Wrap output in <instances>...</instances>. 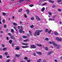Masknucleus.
Returning <instances> with one entry per match:
<instances>
[{
  "instance_id": "1",
  "label": "nucleus",
  "mask_w": 62,
  "mask_h": 62,
  "mask_svg": "<svg viewBox=\"0 0 62 62\" xmlns=\"http://www.w3.org/2000/svg\"><path fill=\"white\" fill-rule=\"evenodd\" d=\"M18 28L19 30V32L21 33H22L23 32V33H24V31H23V26H21L20 27V26H18L17 27Z\"/></svg>"
},
{
  "instance_id": "2",
  "label": "nucleus",
  "mask_w": 62,
  "mask_h": 62,
  "mask_svg": "<svg viewBox=\"0 0 62 62\" xmlns=\"http://www.w3.org/2000/svg\"><path fill=\"white\" fill-rule=\"evenodd\" d=\"M53 45L54 46H57L56 49H59L61 47V46L58 44H56L55 43H54Z\"/></svg>"
},
{
  "instance_id": "3",
  "label": "nucleus",
  "mask_w": 62,
  "mask_h": 62,
  "mask_svg": "<svg viewBox=\"0 0 62 62\" xmlns=\"http://www.w3.org/2000/svg\"><path fill=\"white\" fill-rule=\"evenodd\" d=\"M37 34V36H39L40 35V32H39V31H35L34 34L35 36H36V35Z\"/></svg>"
},
{
  "instance_id": "4",
  "label": "nucleus",
  "mask_w": 62,
  "mask_h": 62,
  "mask_svg": "<svg viewBox=\"0 0 62 62\" xmlns=\"http://www.w3.org/2000/svg\"><path fill=\"white\" fill-rule=\"evenodd\" d=\"M30 48L31 49H35L36 48V46L34 45H31Z\"/></svg>"
},
{
  "instance_id": "5",
  "label": "nucleus",
  "mask_w": 62,
  "mask_h": 62,
  "mask_svg": "<svg viewBox=\"0 0 62 62\" xmlns=\"http://www.w3.org/2000/svg\"><path fill=\"white\" fill-rule=\"evenodd\" d=\"M36 18L38 21H40V19L37 16H36Z\"/></svg>"
},
{
  "instance_id": "6",
  "label": "nucleus",
  "mask_w": 62,
  "mask_h": 62,
  "mask_svg": "<svg viewBox=\"0 0 62 62\" xmlns=\"http://www.w3.org/2000/svg\"><path fill=\"white\" fill-rule=\"evenodd\" d=\"M53 52V51H49L47 53V54L48 55H50Z\"/></svg>"
},
{
  "instance_id": "7",
  "label": "nucleus",
  "mask_w": 62,
  "mask_h": 62,
  "mask_svg": "<svg viewBox=\"0 0 62 62\" xmlns=\"http://www.w3.org/2000/svg\"><path fill=\"white\" fill-rule=\"evenodd\" d=\"M45 8L43 7L41 9V11H42V12H43V11L45 10Z\"/></svg>"
},
{
  "instance_id": "8",
  "label": "nucleus",
  "mask_w": 62,
  "mask_h": 62,
  "mask_svg": "<svg viewBox=\"0 0 62 62\" xmlns=\"http://www.w3.org/2000/svg\"><path fill=\"white\" fill-rule=\"evenodd\" d=\"M54 34H55V35H56V36H57L58 34V32H57L55 31H54Z\"/></svg>"
},
{
  "instance_id": "9",
  "label": "nucleus",
  "mask_w": 62,
  "mask_h": 62,
  "mask_svg": "<svg viewBox=\"0 0 62 62\" xmlns=\"http://www.w3.org/2000/svg\"><path fill=\"white\" fill-rule=\"evenodd\" d=\"M20 49V47H19V46H17L16 47V50H19Z\"/></svg>"
},
{
  "instance_id": "10",
  "label": "nucleus",
  "mask_w": 62,
  "mask_h": 62,
  "mask_svg": "<svg viewBox=\"0 0 62 62\" xmlns=\"http://www.w3.org/2000/svg\"><path fill=\"white\" fill-rule=\"evenodd\" d=\"M22 48H28V46H22Z\"/></svg>"
},
{
  "instance_id": "11",
  "label": "nucleus",
  "mask_w": 62,
  "mask_h": 62,
  "mask_svg": "<svg viewBox=\"0 0 62 62\" xmlns=\"http://www.w3.org/2000/svg\"><path fill=\"white\" fill-rule=\"evenodd\" d=\"M36 45H37V46H39V47H41L42 46V45L41 44H37Z\"/></svg>"
},
{
  "instance_id": "12",
  "label": "nucleus",
  "mask_w": 62,
  "mask_h": 62,
  "mask_svg": "<svg viewBox=\"0 0 62 62\" xmlns=\"http://www.w3.org/2000/svg\"><path fill=\"white\" fill-rule=\"evenodd\" d=\"M22 45H28V44L27 43H23L22 44Z\"/></svg>"
},
{
  "instance_id": "13",
  "label": "nucleus",
  "mask_w": 62,
  "mask_h": 62,
  "mask_svg": "<svg viewBox=\"0 0 62 62\" xmlns=\"http://www.w3.org/2000/svg\"><path fill=\"white\" fill-rule=\"evenodd\" d=\"M49 21H54V19H52L51 18H49L48 19Z\"/></svg>"
},
{
  "instance_id": "14",
  "label": "nucleus",
  "mask_w": 62,
  "mask_h": 62,
  "mask_svg": "<svg viewBox=\"0 0 62 62\" xmlns=\"http://www.w3.org/2000/svg\"><path fill=\"white\" fill-rule=\"evenodd\" d=\"M4 54L6 56H7L8 54V53L7 52H6L4 53Z\"/></svg>"
},
{
  "instance_id": "15",
  "label": "nucleus",
  "mask_w": 62,
  "mask_h": 62,
  "mask_svg": "<svg viewBox=\"0 0 62 62\" xmlns=\"http://www.w3.org/2000/svg\"><path fill=\"white\" fill-rule=\"evenodd\" d=\"M37 54H39L40 55H41V52H37Z\"/></svg>"
},
{
  "instance_id": "16",
  "label": "nucleus",
  "mask_w": 62,
  "mask_h": 62,
  "mask_svg": "<svg viewBox=\"0 0 62 62\" xmlns=\"http://www.w3.org/2000/svg\"><path fill=\"white\" fill-rule=\"evenodd\" d=\"M13 27L15 29V30H16V32H17V31H18V30H17V28H16V27L14 26Z\"/></svg>"
},
{
  "instance_id": "17",
  "label": "nucleus",
  "mask_w": 62,
  "mask_h": 62,
  "mask_svg": "<svg viewBox=\"0 0 62 62\" xmlns=\"http://www.w3.org/2000/svg\"><path fill=\"white\" fill-rule=\"evenodd\" d=\"M26 11H27V14H29V10L27 9V10H26Z\"/></svg>"
},
{
  "instance_id": "18",
  "label": "nucleus",
  "mask_w": 62,
  "mask_h": 62,
  "mask_svg": "<svg viewBox=\"0 0 62 62\" xmlns=\"http://www.w3.org/2000/svg\"><path fill=\"white\" fill-rule=\"evenodd\" d=\"M22 11V9H20L18 11V12H21Z\"/></svg>"
},
{
  "instance_id": "19",
  "label": "nucleus",
  "mask_w": 62,
  "mask_h": 62,
  "mask_svg": "<svg viewBox=\"0 0 62 62\" xmlns=\"http://www.w3.org/2000/svg\"><path fill=\"white\" fill-rule=\"evenodd\" d=\"M13 24L14 25V26H17V24L15 23H13Z\"/></svg>"
},
{
  "instance_id": "20",
  "label": "nucleus",
  "mask_w": 62,
  "mask_h": 62,
  "mask_svg": "<svg viewBox=\"0 0 62 62\" xmlns=\"http://www.w3.org/2000/svg\"><path fill=\"white\" fill-rule=\"evenodd\" d=\"M9 43H10V44H11V43L12 42V40H9Z\"/></svg>"
},
{
  "instance_id": "21",
  "label": "nucleus",
  "mask_w": 62,
  "mask_h": 62,
  "mask_svg": "<svg viewBox=\"0 0 62 62\" xmlns=\"http://www.w3.org/2000/svg\"><path fill=\"white\" fill-rule=\"evenodd\" d=\"M59 41H62V38H59Z\"/></svg>"
},
{
  "instance_id": "22",
  "label": "nucleus",
  "mask_w": 62,
  "mask_h": 62,
  "mask_svg": "<svg viewBox=\"0 0 62 62\" xmlns=\"http://www.w3.org/2000/svg\"><path fill=\"white\" fill-rule=\"evenodd\" d=\"M7 48V47H5L3 48V51H6V50Z\"/></svg>"
},
{
  "instance_id": "23",
  "label": "nucleus",
  "mask_w": 62,
  "mask_h": 62,
  "mask_svg": "<svg viewBox=\"0 0 62 62\" xmlns=\"http://www.w3.org/2000/svg\"><path fill=\"white\" fill-rule=\"evenodd\" d=\"M23 38H24V39H26V38H27V36H23Z\"/></svg>"
},
{
  "instance_id": "24",
  "label": "nucleus",
  "mask_w": 62,
  "mask_h": 62,
  "mask_svg": "<svg viewBox=\"0 0 62 62\" xmlns=\"http://www.w3.org/2000/svg\"><path fill=\"white\" fill-rule=\"evenodd\" d=\"M16 57H17L18 58L20 57V55H18L17 54H16Z\"/></svg>"
},
{
  "instance_id": "25",
  "label": "nucleus",
  "mask_w": 62,
  "mask_h": 62,
  "mask_svg": "<svg viewBox=\"0 0 62 62\" xmlns=\"http://www.w3.org/2000/svg\"><path fill=\"white\" fill-rule=\"evenodd\" d=\"M30 27L31 28H32L34 27V25H31L30 26Z\"/></svg>"
},
{
  "instance_id": "26",
  "label": "nucleus",
  "mask_w": 62,
  "mask_h": 62,
  "mask_svg": "<svg viewBox=\"0 0 62 62\" xmlns=\"http://www.w3.org/2000/svg\"><path fill=\"white\" fill-rule=\"evenodd\" d=\"M48 31V29H46L45 31V32H47Z\"/></svg>"
},
{
  "instance_id": "27",
  "label": "nucleus",
  "mask_w": 62,
  "mask_h": 62,
  "mask_svg": "<svg viewBox=\"0 0 62 62\" xmlns=\"http://www.w3.org/2000/svg\"><path fill=\"white\" fill-rule=\"evenodd\" d=\"M57 1L58 3H59L61 2H62V0H58Z\"/></svg>"
},
{
  "instance_id": "28",
  "label": "nucleus",
  "mask_w": 62,
  "mask_h": 62,
  "mask_svg": "<svg viewBox=\"0 0 62 62\" xmlns=\"http://www.w3.org/2000/svg\"><path fill=\"white\" fill-rule=\"evenodd\" d=\"M49 40V38H46L45 39V40L46 41H48Z\"/></svg>"
},
{
  "instance_id": "29",
  "label": "nucleus",
  "mask_w": 62,
  "mask_h": 62,
  "mask_svg": "<svg viewBox=\"0 0 62 62\" xmlns=\"http://www.w3.org/2000/svg\"><path fill=\"white\" fill-rule=\"evenodd\" d=\"M23 1H24V0H19V3H21V2H23Z\"/></svg>"
},
{
  "instance_id": "30",
  "label": "nucleus",
  "mask_w": 62,
  "mask_h": 62,
  "mask_svg": "<svg viewBox=\"0 0 62 62\" xmlns=\"http://www.w3.org/2000/svg\"><path fill=\"white\" fill-rule=\"evenodd\" d=\"M11 31L12 33H14V30H13V29H12L11 30Z\"/></svg>"
},
{
  "instance_id": "31",
  "label": "nucleus",
  "mask_w": 62,
  "mask_h": 62,
  "mask_svg": "<svg viewBox=\"0 0 62 62\" xmlns=\"http://www.w3.org/2000/svg\"><path fill=\"white\" fill-rule=\"evenodd\" d=\"M47 4V3H44L42 4V6H45V5H46Z\"/></svg>"
},
{
  "instance_id": "32",
  "label": "nucleus",
  "mask_w": 62,
  "mask_h": 62,
  "mask_svg": "<svg viewBox=\"0 0 62 62\" xmlns=\"http://www.w3.org/2000/svg\"><path fill=\"white\" fill-rule=\"evenodd\" d=\"M24 59L25 60H27L28 59V58L27 57H24Z\"/></svg>"
},
{
  "instance_id": "33",
  "label": "nucleus",
  "mask_w": 62,
  "mask_h": 62,
  "mask_svg": "<svg viewBox=\"0 0 62 62\" xmlns=\"http://www.w3.org/2000/svg\"><path fill=\"white\" fill-rule=\"evenodd\" d=\"M28 41V39H27L23 40L24 42H26V41Z\"/></svg>"
},
{
  "instance_id": "34",
  "label": "nucleus",
  "mask_w": 62,
  "mask_h": 62,
  "mask_svg": "<svg viewBox=\"0 0 62 62\" xmlns=\"http://www.w3.org/2000/svg\"><path fill=\"white\" fill-rule=\"evenodd\" d=\"M31 20H32V21L33 20H34V18L33 17H32L31 18Z\"/></svg>"
},
{
  "instance_id": "35",
  "label": "nucleus",
  "mask_w": 62,
  "mask_h": 62,
  "mask_svg": "<svg viewBox=\"0 0 62 62\" xmlns=\"http://www.w3.org/2000/svg\"><path fill=\"white\" fill-rule=\"evenodd\" d=\"M8 35L9 36H11V33H8Z\"/></svg>"
},
{
  "instance_id": "36",
  "label": "nucleus",
  "mask_w": 62,
  "mask_h": 62,
  "mask_svg": "<svg viewBox=\"0 0 62 62\" xmlns=\"http://www.w3.org/2000/svg\"><path fill=\"white\" fill-rule=\"evenodd\" d=\"M14 38V36H13L12 35L11 36V39H13Z\"/></svg>"
},
{
  "instance_id": "37",
  "label": "nucleus",
  "mask_w": 62,
  "mask_h": 62,
  "mask_svg": "<svg viewBox=\"0 0 62 62\" xmlns=\"http://www.w3.org/2000/svg\"><path fill=\"white\" fill-rule=\"evenodd\" d=\"M4 27L5 28H7V25L6 24H5L4 25Z\"/></svg>"
},
{
  "instance_id": "38",
  "label": "nucleus",
  "mask_w": 62,
  "mask_h": 62,
  "mask_svg": "<svg viewBox=\"0 0 62 62\" xmlns=\"http://www.w3.org/2000/svg\"><path fill=\"white\" fill-rule=\"evenodd\" d=\"M24 17H25V18H27V16L26 14H24Z\"/></svg>"
},
{
  "instance_id": "39",
  "label": "nucleus",
  "mask_w": 62,
  "mask_h": 62,
  "mask_svg": "<svg viewBox=\"0 0 62 62\" xmlns=\"http://www.w3.org/2000/svg\"><path fill=\"white\" fill-rule=\"evenodd\" d=\"M6 32H8V29H6Z\"/></svg>"
},
{
  "instance_id": "40",
  "label": "nucleus",
  "mask_w": 62,
  "mask_h": 62,
  "mask_svg": "<svg viewBox=\"0 0 62 62\" xmlns=\"http://www.w3.org/2000/svg\"><path fill=\"white\" fill-rule=\"evenodd\" d=\"M29 6L30 7H33V6H34V5H30Z\"/></svg>"
},
{
  "instance_id": "41",
  "label": "nucleus",
  "mask_w": 62,
  "mask_h": 62,
  "mask_svg": "<svg viewBox=\"0 0 62 62\" xmlns=\"http://www.w3.org/2000/svg\"><path fill=\"white\" fill-rule=\"evenodd\" d=\"M12 47H13L14 46V43H13L12 44Z\"/></svg>"
},
{
  "instance_id": "42",
  "label": "nucleus",
  "mask_w": 62,
  "mask_h": 62,
  "mask_svg": "<svg viewBox=\"0 0 62 62\" xmlns=\"http://www.w3.org/2000/svg\"><path fill=\"white\" fill-rule=\"evenodd\" d=\"M58 11H61V10L60 9H58Z\"/></svg>"
},
{
  "instance_id": "43",
  "label": "nucleus",
  "mask_w": 62,
  "mask_h": 62,
  "mask_svg": "<svg viewBox=\"0 0 62 62\" xmlns=\"http://www.w3.org/2000/svg\"><path fill=\"white\" fill-rule=\"evenodd\" d=\"M51 32H52V30H50L48 31V33L49 34H50Z\"/></svg>"
},
{
  "instance_id": "44",
  "label": "nucleus",
  "mask_w": 62,
  "mask_h": 62,
  "mask_svg": "<svg viewBox=\"0 0 62 62\" xmlns=\"http://www.w3.org/2000/svg\"><path fill=\"white\" fill-rule=\"evenodd\" d=\"M2 47H4L5 46L4 45V44H2Z\"/></svg>"
},
{
  "instance_id": "45",
  "label": "nucleus",
  "mask_w": 62,
  "mask_h": 62,
  "mask_svg": "<svg viewBox=\"0 0 62 62\" xmlns=\"http://www.w3.org/2000/svg\"><path fill=\"white\" fill-rule=\"evenodd\" d=\"M42 30H38V31H39V32H42Z\"/></svg>"
},
{
  "instance_id": "46",
  "label": "nucleus",
  "mask_w": 62,
  "mask_h": 62,
  "mask_svg": "<svg viewBox=\"0 0 62 62\" xmlns=\"http://www.w3.org/2000/svg\"><path fill=\"white\" fill-rule=\"evenodd\" d=\"M55 6L54 5H53V6H52V8H54L55 7Z\"/></svg>"
},
{
  "instance_id": "47",
  "label": "nucleus",
  "mask_w": 62,
  "mask_h": 62,
  "mask_svg": "<svg viewBox=\"0 0 62 62\" xmlns=\"http://www.w3.org/2000/svg\"><path fill=\"white\" fill-rule=\"evenodd\" d=\"M29 33L30 34V35H31V31H29Z\"/></svg>"
},
{
  "instance_id": "48",
  "label": "nucleus",
  "mask_w": 62,
  "mask_h": 62,
  "mask_svg": "<svg viewBox=\"0 0 62 62\" xmlns=\"http://www.w3.org/2000/svg\"><path fill=\"white\" fill-rule=\"evenodd\" d=\"M2 55H0V59H2Z\"/></svg>"
},
{
  "instance_id": "49",
  "label": "nucleus",
  "mask_w": 62,
  "mask_h": 62,
  "mask_svg": "<svg viewBox=\"0 0 62 62\" xmlns=\"http://www.w3.org/2000/svg\"><path fill=\"white\" fill-rule=\"evenodd\" d=\"M59 38L57 37L56 38V40H59Z\"/></svg>"
},
{
  "instance_id": "50",
  "label": "nucleus",
  "mask_w": 62,
  "mask_h": 62,
  "mask_svg": "<svg viewBox=\"0 0 62 62\" xmlns=\"http://www.w3.org/2000/svg\"><path fill=\"white\" fill-rule=\"evenodd\" d=\"M49 44H52V42L51 41H50L49 42Z\"/></svg>"
},
{
  "instance_id": "51",
  "label": "nucleus",
  "mask_w": 62,
  "mask_h": 62,
  "mask_svg": "<svg viewBox=\"0 0 62 62\" xmlns=\"http://www.w3.org/2000/svg\"><path fill=\"white\" fill-rule=\"evenodd\" d=\"M2 22L3 23H4L5 22V20L4 19L2 21Z\"/></svg>"
},
{
  "instance_id": "52",
  "label": "nucleus",
  "mask_w": 62,
  "mask_h": 62,
  "mask_svg": "<svg viewBox=\"0 0 62 62\" xmlns=\"http://www.w3.org/2000/svg\"><path fill=\"white\" fill-rule=\"evenodd\" d=\"M6 13H3V15H6Z\"/></svg>"
},
{
  "instance_id": "53",
  "label": "nucleus",
  "mask_w": 62,
  "mask_h": 62,
  "mask_svg": "<svg viewBox=\"0 0 62 62\" xmlns=\"http://www.w3.org/2000/svg\"><path fill=\"white\" fill-rule=\"evenodd\" d=\"M45 49L46 50H48V48L47 47H46L45 48Z\"/></svg>"
},
{
  "instance_id": "54",
  "label": "nucleus",
  "mask_w": 62,
  "mask_h": 62,
  "mask_svg": "<svg viewBox=\"0 0 62 62\" xmlns=\"http://www.w3.org/2000/svg\"><path fill=\"white\" fill-rule=\"evenodd\" d=\"M49 14L50 16L52 15V13L50 12L49 13Z\"/></svg>"
},
{
  "instance_id": "55",
  "label": "nucleus",
  "mask_w": 62,
  "mask_h": 62,
  "mask_svg": "<svg viewBox=\"0 0 62 62\" xmlns=\"http://www.w3.org/2000/svg\"><path fill=\"white\" fill-rule=\"evenodd\" d=\"M27 61L28 62H30V60H27Z\"/></svg>"
},
{
  "instance_id": "56",
  "label": "nucleus",
  "mask_w": 62,
  "mask_h": 62,
  "mask_svg": "<svg viewBox=\"0 0 62 62\" xmlns=\"http://www.w3.org/2000/svg\"><path fill=\"white\" fill-rule=\"evenodd\" d=\"M51 2L52 3H54V1L53 0H52L51 1Z\"/></svg>"
},
{
  "instance_id": "57",
  "label": "nucleus",
  "mask_w": 62,
  "mask_h": 62,
  "mask_svg": "<svg viewBox=\"0 0 62 62\" xmlns=\"http://www.w3.org/2000/svg\"><path fill=\"white\" fill-rule=\"evenodd\" d=\"M19 23L20 24H22V21H20Z\"/></svg>"
},
{
  "instance_id": "58",
  "label": "nucleus",
  "mask_w": 62,
  "mask_h": 62,
  "mask_svg": "<svg viewBox=\"0 0 62 62\" xmlns=\"http://www.w3.org/2000/svg\"><path fill=\"white\" fill-rule=\"evenodd\" d=\"M52 43H53V45H54V44L55 43H54V42L53 41L52 42Z\"/></svg>"
},
{
  "instance_id": "59",
  "label": "nucleus",
  "mask_w": 62,
  "mask_h": 62,
  "mask_svg": "<svg viewBox=\"0 0 62 62\" xmlns=\"http://www.w3.org/2000/svg\"><path fill=\"white\" fill-rule=\"evenodd\" d=\"M39 6H41V3H39Z\"/></svg>"
},
{
  "instance_id": "60",
  "label": "nucleus",
  "mask_w": 62,
  "mask_h": 62,
  "mask_svg": "<svg viewBox=\"0 0 62 62\" xmlns=\"http://www.w3.org/2000/svg\"><path fill=\"white\" fill-rule=\"evenodd\" d=\"M60 23H60V24H61L62 23V22H61V21H59Z\"/></svg>"
},
{
  "instance_id": "61",
  "label": "nucleus",
  "mask_w": 62,
  "mask_h": 62,
  "mask_svg": "<svg viewBox=\"0 0 62 62\" xmlns=\"http://www.w3.org/2000/svg\"><path fill=\"white\" fill-rule=\"evenodd\" d=\"M3 32H4L2 31H0V33H3Z\"/></svg>"
},
{
  "instance_id": "62",
  "label": "nucleus",
  "mask_w": 62,
  "mask_h": 62,
  "mask_svg": "<svg viewBox=\"0 0 62 62\" xmlns=\"http://www.w3.org/2000/svg\"><path fill=\"white\" fill-rule=\"evenodd\" d=\"M6 39H7V40H8V39H8V37L6 38Z\"/></svg>"
},
{
  "instance_id": "63",
  "label": "nucleus",
  "mask_w": 62,
  "mask_h": 62,
  "mask_svg": "<svg viewBox=\"0 0 62 62\" xmlns=\"http://www.w3.org/2000/svg\"><path fill=\"white\" fill-rule=\"evenodd\" d=\"M55 62H57V60L55 59L54 60Z\"/></svg>"
},
{
  "instance_id": "64",
  "label": "nucleus",
  "mask_w": 62,
  "mask_h": 62,
  "mask_svg": "<svg viewBox=\"0 0 62 62\" xmlns=\"http://www.w3.org/2000/svg\"><path fill=\"white\" fill-rule=\"evenodd\" d=\"M43 62H46V61L45 60H44L43 61Z\"/></svg>"
}]
</instances>
